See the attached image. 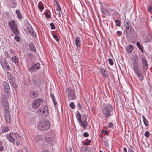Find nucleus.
Listing matches in <instances>:
<instances>
[{
  "instance_id": "f257e3e1",
  "label": "nucleus",
  "mask_w": 152,
  "mask_h": 152,
  "mask_svg": "<svg viewBox=\"0 0 152 152\" xmlns=\"http://www.w3.org/2000/svg\"><path fill=\"white\" fill-rule=\"evenodd\" d=\"M2 102L4 110V117L6 122L9 123L10 122L11 116L10 114L9 107L7 98L4 99L3 98L2 100Z\"/></svg>"
},
{
  "instance_id": "f03ea898",
  "label": "nucleus",
  "mask_w": 152,
  "mask_h": 152,
  "mask_svg": "<svg viewBox=\"0 0 152 152\" xmlns=\"http://www.w3.org/2000/svg\"><path fill=\"white\" fill-rule=\"evenodd\" d=\"M102 111L103 115L106 117H108L112 115L113 113L112 105L109 104L104 105Z\"/></svg>"
},
{
  "instance_id": "7ed1b4c3",
  "label": "nucleus",
  "mask_w": 152,
  "mask_h": 152,
  "mask_svg": "<svg viewBox=\"0 0 152 152\" xmlns=\"http://www.w3.org/2000/svg\"><path fill=\"white\" fill-rule=\"evenodd\" d=\"M50 123L48 121L43 120L40 121L38 124V129L41 130L48 129L50 127Z\"/></svg>"
},
{
  "instance_id": "20e7f679",
  "label": "nucleus",
  "mask_w": 152,
  "mask_h": 152,
  "mask_svg": "<svg viewBox=\"0 0 152 152\" xmlns=\"http://www.w3.org/2000/svg\"><path fill=\"white\" fill-rule=\"evenodd\" d=\"M3 90L4 91L5 93L7 94H4V96H3L2 98L4 99L7 98V100H8L9 97V94L10 91V88L8 83L5 81L3 82ZM3 98H2V99Z\"/></svg>"
},
{
  "instance_id": "39448f33",
  "label": "nucleus",
  "mask_w": 152,
  "mask_h": 152,
  "mask_svg": "<svg viewBox=\"0 0 152 152\" xmlns=\"http://www.w3.org/2000/svg\"><path fill=\"white\" fill-rule=\"evenodd\" d=\"M8 25L11 30L15 34H18V31L17 26L15 22L13 20H12L9 23Z\"/></svg>"
},
{
  "instance_id": "423d86ee",
  "label": "nucleus",
  "mask_w": 152,
  "mask_h": 152,
  "mask_svg": "<svg viewBox=\"0 0 152 152\" xmlns=\"http://www.w3.org/2000/svg\"><path fill=\"white\" fill-rule=\"evenodd\" d=\"M39 112L40 114H43L45 115H47L49 113L48 106L46 105L42 106L39 109Z\"/></svg>"
},
{
  "instance_id": "0eeeda50",
  "label": "nucleus",
  "mask_w": 152,
  "mask_h": 152,
  "mask_svg": "<svg viewBox=\"0 0 152 152\" xmlns=\"http://www.w3.org/2000/svg\"><path fill=\"white\" fill-rule=\"evenodd\" d=\"M66 92L67 93L68 98L70 99H75L74 91L71 88H68L66 89Z\"/></svg>"
},
{
  "instance_id": "6e6552de",
  "label": "nucleus",
  "mask_w": 152,
  "mask_h": 152,
  "mask_svg": "<svg viewBox=\"0 0 152 152\" xmlns=\"http://www.w3.org/2000/svg\"><path fill=\"white\" fill-rule=\"evenodd\" d=\"M42 102L41 99H37L34 100L32 103V106L33 108L36 109L39 107Z\"/></svg>"
},
{
  "instance_id": "1a4fd4ad",
  "label": "nucleus",
  "mask_w": 152,
  "mask_h": 152,
  "mask_svg": "<svg viewBox=\"0 0 152 152\" xmlns=\"http://www.w3.org/2000/svg\"><path fill=\"white\" fill-rule=\"evenodd\" d=\"M40 68V64L37 63L33 66L31 67L28 68V71L31 73L37 71Z\"/></svg>"
},
{
  "instance_id": "9d476101",
  "label": "nucleus",
  "mask_w": 152,
  "mask_h": 152,
  "mask_svg": "<svg viewBox=\"0 0 152 152\" xmlns=\"http://www.w3.org/2000/svg\"><path fill=\"white\" fill-rule=\"evenodd\" d=\"M141 60L143 71H146L148 69V64L147 60L144 57H142Z\"/></svg>"
},
{
  "instance_id": "9b49d317",
  "label": "nucleus",
  "mask_w": 152,
  "mask_h": 152,
  "mask_svg": "<svg viewBox=\"0 0 152 152\" xmlns=\"http://www.w3.org/2000/svg\"><path fill=\"white\" fill-rule=\"evenodd\" d=\"M133 61V69L134 72H137V71L139 70V65L136 59H134Z\"/></svg>"
},
{
  "instance_id": "f8f14e48",
  "label": "nucleus",
  "mask_w": 152,
  "mask_h": 152,
  "mask_svg": "<svg viewBox=\"0 0 152 152\" xmlns=\"http://www.w3.org/2000/svg\"><path fill=\"white\" fill-rule=\"evenodd\" d=\"M7 137L10 142H12L13 144H15V139L12 133H11L7 135Z\"/></svg>"
},
{
  "instance_id": "ddd939ff",
  "label": "nucleus",
  "mask_w": 152,
  "mask_h": 152,
  "mask_svg": "<svg viewBox=\"0 0 152 152\" xmlns=\"http://www.w3.org/2000/svg\"><path fill=\"white\" fill-rule=\"evenodd\" d=\"M45 138V140L47 142L50 143L51 144H54L56 141L55 139L54 138H51L50 137H46Z\"/></svg>"
},
{
  "instance_id": "4468645a",
  "label": "nucleus",
  "mask_w": 152,
  "mask_h": 152,
  "mask_svg": "<svg viewBox=\"0 0 152 152\" xmlns=\"http://www.w3.org/2000/svg\"><path fill=\"white\" fill-rule=\"evenodd\" d=\"M81 126L84 129H87L88 126V123L86 120L82 121V120H81L80 122H78Z\"/></svg>"
},
{
  "instance_id": "2eb2a0df",
  "label": "nucleus",
  "mask_w": 152,
  "mask_h": 152,
  "mask_svg": "<svg viewBox=\"0 0 152 152\" xmlns=\"http://www.w3.org/2000/svg\"><path fill=\"white\" fill-rule=\"evenodd\" d=\"M130 24L129 22H127L126 25V31L127 34H130L131 33V29L130 28Z\"/></svg>"
},
{
  "instance_id": "dca6fc26",
  "label": "nucleus",
  "mask_w": 152,
  "mask_h": 152,
  "mask_svg": "<svg viewBox=\"0 0 152 152\" xmlns=\"http://www.w3.org/2000/svg\"><path fill=\"white\" fill-rule=\"evenodd\" d=\"M75 44L78 48H79L81 46V41L79 37H76L75 41Z\"/></svg>"
},
{
  "instance_id": "f3484780",
  "label": "nucleus",
  "mask_w": 152,
  "mask_h": 152,
  "mask_svg": "<svg viewBox=\"0 0 152 152\" xmlns=\"http://www.w3.org/2000/svg\"><path fill=\"white\" fill-rule=\"evenodd\" d=\"M10 60L12 62H14L16 64H18L19 63L18 58L16 56H14L12 57Z\"/></svg>"
},
{
  "instance_id": "a211bd4d",
  "label": "nucleus",
  "mask_w": 152,
  "mask_h": 152,
  "mask_svg": "<svg viewBox=\"0 0 152 152\" xmlns=\"http://www.w3.org/2000/svg\"><path fill=\"white\" fill-rule=\"evenodd\" d=\"M28 33L33 37H36V35L35 32L34 31V30L31 27L29 28V29H28Z\"/></svg>"
},
{
  "instance_id": "6ab92c4d",
  "label": "nucleus",
  "mask_w": 152,
  "mask_h": 152,
  "mask_svg": "<svg viewBox=\"0 0 152 152\" xmlns=\"http://www.w3.org/2000/svg\"><path fill=\"white\" fill-rule=\"evenodd\" d=\"M7 75L8 79L10 82H12L14 80L12 75L10 72H8L7 73Z\"/></svg>"
},
{
  "instance_id": "aec40b11",
  "label": "nucleus",
  "mask_w": 152,
  "mask_h": 152,
  "mask_svg": "<svg viewBox=\"0 0 152 152\" xmlns=\"http://www.w3.org/2000/svg\"><path fill=\"white\" fill-rule=\"evenodd\" d=\"M76 117L78 122H80L81 120H82L81 119V114L78 111H77L76 112Z\"/></svg>"
},
{
  "instance_id": "412c9836",
  "label": "nucleus",
  "mask_w": 152,
  "mask_h": 152,
  "mask_svg": "<svg viewBox=\"0 0 152 152\" xmlns=\"http://www.w3.org/2000/svg\"><path fill=\"white\" fill-rule=\"evenodd\" d=\"M126 50L129 53H131L133 50V47L132 45H129L126 48Z\"/></svg>"
},
{
  "instance_id": "4be33fe9",
  "label": "nucleus",
  "mask_w": 152,
  "mask_h": 152,
  "mask_svg": "<svg viewBox=\"0 0 152 152\" xmlns=\"http://www.w3.org/2000/svg\"><path fill=\"white\" fill-rule=\"evenodd\" d=\"M101 12L104 15H109V11L104 8H102L101 9Z\"/></svg>"
},
{
  "instance_id": "5701e85b",
  "label": "nucleus",
  "mask_w": 152,
  "mask_h": 152,
  "mask_svg": "<svg viewBox=\"0 0 152 152\" xmlns=\"http://www.w3.org/2000/svg\"><path fill=\"white\" fill-rule=\"evenodd\" d=\"M29 47L31 50L33 51L36 52V49L33 43H30L29 44Z\"/></svg>"
},
{
  "instance_id": "b1692460",
  "label": "nucleus",
  "mask_w": 152,
  "mask_h": 152,
  "mask_svg": "<svg viewBox=\"0 0 152 152\" xmlns=\"http://www.w3.org/2000/svg\"><path fill=\"white\" fill-rule=\"evenodd\" d=\"M16 13L18 18L19 19H21L22 18V16L20 11L19 10H16Z\"/></svg>"
},
{
  "instance_id": "393cba45",
  "label": "nucleus",
  "mask_w": 152,
  "mask_h": 152,
  "mask_svg": "<svg viewBox=\"0 0 152 152\" xmlns=\"http://www.w3.org/2000/svg\"><path fill=\"white\" fill-rule=\"evenodd\" d=\"M42 136L40 135H38L34 137L35 141L36 142H38L42 139Z\"/></svg>"
},
{
  "instance_id": "a878e982",
  "label": "nucleus",
  "mask_w": 152,
  "mask_h": 152,
  "mask_svg": "<svg viewBox=\"0 0 152 152\" xmlns=\"http://www.w3.org/2000/svg\"><path fill=\"white\" fill-rule=\"evenodd\" d=\"M13 137H15L17 140H20V136L17 133H12Z\"/></svg>"
},
{
  "instance_id": "bb28decb",
  "label": "nucleus",
  "mask_w": 152,
  "mask_h": 152,
  "mask_svg": "<svg viewBox=\"0 0 152 152\" xmlns=\"http://www.w3.org/2000/svg\"><path fill=\"white\" fill-rule=\"evenodd\" d=\"M142 117L143 118V121L144 125L146 126H148L149 125L148 122L146 119L145 118L144 116V115H142Z\"/></svg>"
},
{
  "instance_id": "cd10ccee",
  "label": "nucleus",
  "mask_w": 152,
  "mask_h": 152,
  "mask_svg": "<svg viewBox=\"0 0 152 152\" xmlns=\"http://www.w3.org/2000/svg\"><path fill=\"white\" fill-rule=\"evenodd\" d=\"M147 8L149 12H152V3H150L148 5Z\"/></svg>"
},
{
  "instance_id": "c85d7f7f",
  "label": "nucleus",
  "mask_w": 152,
  "mask_h": 152,
  "mask_svg": "<svg viewBox=\"0 0 152 152\" xmlns=\"http://www.w3.org/2000/svg\"><path fill=\"white\" fill-rule=\"evenodd\" d=\"M100 72H101L104 76L107 77V75L105 73V71L103 68H101L100 70Z\"/></svg>"
},
{
  "instance_id": "c756f323",
  "label": "nucleus",
  "mask_w": 152,
  "mask_h": 152,
  "mask_svg": "<svg viewBox=\"0 0 152 152\" xmlns=\"http://www.w3.org/2000/svg\"><path fill=\"white\" fill-rule=\"evenodd\" d=\"M50 96L51 97L52 99H53V102L55 104H57V102H56V101L55 100V97L54 95L52 93H50Z\"/></svg>"
},
{
  "instance_id": "7c9ffc66",
  "label": "nucleus",
  "mask_w": 152,
  "mask_h": 152,
  "mask_svg": "<svg viewBox=\"0 0 152 152\" xmlns=\"http://www.w3.org/2000/svg\"><path fill=\"white\" fill-rule=\"evenodd\" d=\"M30 96L32 98H34L37 96L36 92L35 91H32L30 93Z\"/></svg>"
},
{
  "instance_id": "2f4dec72",
  "label": "nucleus",
  "mask_w": 152,
  "mask_h": 152,
  "mask_svg": "<svg viewBox=\"0 0 152 152\" xmlns=\"http://www.w3.org/2000/svg\"><path fill=\"white\" fill-rule=\"evenodd\" d=\"M151 34H148L146 36V42H147L151 40Z\"/></svg>"
},
{
  "instance_id": "473e14b6",
  "label": "nucleus",
  "mask_w": 152,
  "mask_h": 152,
  "mask_svg": "<svg viewBox=\"0 0 152 152\" xmlns=\"http://www.w3.org/2000/svg\"><path fill=\"white\" fill-rule=\"evenodd\" d=\"M56 2L57 5L56 6V9L57 11L60 12L61 11V9L60 7L59 4L57 2Z\"/></svg>"
},
{
  "instance_id": "72a5a7b5",
  "label": "nucleus",
  "mask_w": 152,
  "mask_h": 152,
  "mask_svg": "<svg viewBox=\"0 0 152 152\" xmlns=\"http://www.w3.org/2000/svg\"><path fill=\"white\" fill-rule=\"evenodd\" d=\"M38 9L41 12H42L44 9L43 6L41 4H39L38 6Z\"/></svg>"
},
{
  "instance_id": "f704fd0d",
  "label": "nucleus",
  "mask_w": 152,
  "mask_h": 152,
  "mask_svg": "<svg viewBox=\"0 0 152 152\" xmlns=\"http://www.w3.org/2000/svg\"><path fill=\"white\" fill-rule=\"evenodd\" d=\"M9 130L7 126H4L2 129V132H6Z\"/></svg>"
},
{
  "instance_id": "c9c22d12",
  "label": "nucleus",
  "mask_w": 152,
  "mask_h": 152,
  "mask_svg": "<svg viewBox=\"0 0 152 152\" xmlns=\"http://www.w3.org/2000/svg\"><path fill=\"white\" fill-rule=\"evenodd\" d=\"M136 45L139 49L142 51V48L141 46L140 43L138 42L137 43Z\"/></svg>"
},
{
  "instance_id": "e433bc0d",
  "label": "nucleus",
  "mask_w": 152,
  "mask_h": 152,
  "mask_svg": "<svg viewBox=\"0 0 152 152\" xmlns=\"http://www.w3.org/2000/svg\"><path fill=\"white\" fill-rule=\"evenodd\" d=\"M134 72L136 74L138 77L141 78L142 79V75L141 73H139V70L137 71V72Z\"/></svg>"
},
{
  "instance_id": "4c0bfd02",
  "label": "nucleus",
  "mask_w": 152,
  "mask_h": 152,
  "mask_svg": "<svg viewBox=\"0 0 152 152\" xmlns=\"http://www.w3.org/2000/svg\"><path fill=\"white\" fill-rule=\"evenodd\" d=\"M91 142V141L90 140H87L85 142H84V144L85 145L88 146L90 145V143Z\"/></svg>"
},
{
  "instance_id": "58836bf2",
  "label": "nucleus",
  "mask_w": 152,
  "mask_h": 152,
  "mask_svg": "<svg viewBox=\"0 0 152 152\" xmlns=\"http://www.w3.org/2000/svg\"><path fill=\"white\" fill-rule=\"evenodd\" d=\"M19 33L18 34H15V36L14 37V39L17 41H19L20 39V37L18 35Z\"/></svg>"
},
{
  "instance_id": "ea45409f",
  "label": "nucleus",
  "mask_w": 152,
  "mask_h": 152,
  "mask_svg": "<svg viewBox=\"0 0 152 152\" xmlns=\"http://www.w3.org/2000/svg\"><path fill=\"white\" fill-rule=\"evenodd\" d=\"M108 61L109 64L110 65H113L114 63H113V60L112 59H111V58H109V59H108Z\"/></svg>"
},
{
  "instance_id": "a19ab883",
  "label": "nucleus",
  "mask_w": 152,
  "mask_h": 152,
  "mask_svg": "<svg viewBox=\"0 0 152 152\" xmlns=\"http://www.w3.org/2000/svg\"><path fill=\"white\" fill-rule=\"evenodd\" d=\"M10 82L11 83L12 86H13V87L15 88L16 87V86L15 84V83L14 81V80H12V81Z\"/></svg>"
},
{
  "instance_id": "79ce46f5",
  "label": "nucleus",
  "mask_w": 152,
  "mask_h": 152,
  "mask_svg": "<svg viewBox=\"0 0 152 152\" xmlns=\"http://www.w3.org/2000/svg\"><path fill=\"white\" fill-rule=\"evenodd\" d=\"M69 106L71 107V109H74L75 108L74 106V104L73 102H72L69 104Z\"/></svg>"
},
{
  "instance_id": "37998d69",
  "label": "nucleus",
  "mask_w": 152,
  "mask_h": 152,
  "mask_svg": "<svg viewBox=\"0 0 152 152\" xmlns=\"http://www.w3.org/2000/svg\"><path fill=\"white\" fill-rule=\"evenodd\" d=\"M12 8H15L16 6V2L15 0H14L12 2V4L11 5Z\"/></svg>"
},
{
  "instance_id": "c03bdc74",
  "label": "nucleus",
  "mask_w": 152,
  "mask_h": 152,
  "mask_svg": "<svg viewBox=\"0 0 152 152\" xmlns=\"http://www.w3.org/2000/svg\"><path fill=\"white\" fill-rule=\"evenodd\" d=\"M150 135V133L148 131H146V132L145 133V134H144V135L146 137H149V135Z\"/></svg>"
},
{
  "instance_id": "a18cd8bd",
  "label": "nucleus",
  "mask_w": 152,
  "mask_h": 152,
  "mask_svg": "<svg viewBox=\"0 0 152 152\" xmlns=\"http://www.w3.org/2000/svg\"><path fill=\"white\" fill-rule=\"evenodd\" d=\"M53 37L57 42H58L60 40L58 38L56 34L53 35Z\"/></svg>"
},
{
  "instance_id": "49530a36",
  "label": "nucleus",
  "mask_w": 152,
  "mask_h": 152,
  "mask_svg": "<svg viewBox=\"0 0 152 152\" xmlns=\"http://www.w3.org/2000/svg\"><path fill=\"white\" fill-rule=\"evenodd\" d=\"M50 26H51V28L52 29H54L55 28V27L54 26V24L52 23H51L50 24Z\"/></svg>"
},
{
  "instance_id": "de8ad7c7",
  "label": "nucleus",
  "mask_w": 152,
  "mask_h": 152,
  "mask_svg": "<svg viewBox=\"0 0 152 152\" xmlns=\"http://www.w3.org/2000/svg\"><path fill=\"white\" fill-rule=\"evenodd\" d=\"M115 22L116 23V24L117 26H119L120 25V22L119 21L115 20Z\"/></svg>"
},
{
  "instance_id": "09e8293b",
  "label": "nucleus",
  "mask_w": 152,
  "mask_h": 152,
  "mask_svg": "<svg viewBox=\"0 0 152 152\" xmlns=\"http://www.w3.org/2000/svg\"><path fill=\"white\" fill-rule=\"evenodd\" d=\"M101 132L102 133H104V134H105L106 135H108V133L107 132V131L104 130H102L101 131Z\"/></svg>"
},
{
  "instance_id": "8fccbe9b",
  "label": "nucleus",
  "mask_w": 152,
  "mask_h": 152,
  "mask_svg": "<svg viewBox=\"0 0 152 152\" xmlns=\"http://www.w3.org/2000/svg\"><path fill=\"white\" fill-rule=\"evenodd\" d=\"M83 136L85 137H88L89 136V134L86 132H85L83 134Z\"/></svg>"
},
{
  "instance_id": "3c124183",
  "label": "nucleus",
  "mask_w": 152,
  "mask_h": 152,
  "mask_svg": "<svg viewBox=\"0 0 152 152\" xmlns=\"http://www.w3.org/2000/svg\"><path fill=\"white\" fill-rule=\"evenodd\" d=\"M28 56L30 58H33L34 57V56L31 53H29Z\"/></svg>"
},
{
  "instance_id": "603ef678",
  "label": "nucleus",
  "mask_w": 152,
  "mask_h": 152,
  "mask_svg": "<svg viewBox=\"0 0 152 152\" xmlns=\"http://www.w3.org/2000/svg\"><path fill=\"white\" fill-rule=\"evenodd\" d=\"M20 140H17L16 142V145L17 146H18L20 145Z\"/></svg>"
},
{
  "instance_id": "864d4df0",
  "label": "nucleus",
  "mask_w": 152,
  "mask_h": 152,
  "mask_svg": "<svg viewBox=\"0 0 152 152\" xmlns=\"http://www.w3.org/2000/svg\"><path fill=\"white\" fill-rule=\"evenodd\" d=\"M77 106L80 109H81V105L80 104V103H79L77 104Z\"/></svg>"
},
{
  "instance_id": "5fc2aeb1",
  "label": "nucleus",
  "mask_w": 152,
  "mask_h": 152,
  "mask_svg": "<svg viewBox=\"0 0 152 152\" xmlns=\"http://www.w3.org/2000/svg\"><path fill=\"white\" fill-rule=\"evenodd\" d=\"M128 152H134L131 147L129 148Z\"/></svg>"
},
{
  "instance_id": "6e6d98bb",
  "label": "nucleus",
  "mask_w": 152,
  "mask_h": 152,
  "mask_svg": "<svg viewBox=\"0 0 152 152\" xmlns=\"http://www.w3.org/2000/svg\"><path fill=\"white\" fill-rule=\"evenodd\" d=\"M104 144L105 146H107L108 145V144L106 141L104 142Z\"/></svg>"
},
{
  "instance_id": "4d7b16f0",
  "label": "nucleus",
  "mask_w": 152,
  "mask_h": 152,
  "mask_svg": "<svg viewBox=\"0 0 152 152\" xmlns=\"http://www.w3.org/2000/svg\"><path fill=\"white\" fill-rule=\"evenodd\" d=\"M113 124L111 123H110L109 124L108 126L109 127H111L113 126Z\"/></svg>"
},
{
  "instance_id": "13d9d810",
  "label": "nucleus",
  "mask_w": 152,
  "mask_h": 152,
  "mask_svg": "<svg viewBox=\"0 0 152 152\" xmlns=\"http://www.w3.org/2000/svg\"><path fill=\"white\" fill-rule=\"evenodd\" d=\"M47 18H50V15H49L48 14H47L46 13L45 14Z\"/></svg>"
},
{
  "instance_id": "bf43d9fd",
  "label": "nucleus",
  "mask_w": 152,
  "mask_h": 152,
  "mask_svg": "<svg viewBox=\"0 0 152 152\" xmlns=\"http://www.w3.org/2000/svg\"><path fill=\"white\" fill-rule=\"evenodd\" d=\"M10 51L11 53L13 54L14 53V51L12 49H10Z\"/></svg>"
},
{
  "instance_id": "052dcab7",
  "label": "nucleus",
  "mask_w": 152,
  "mask_h": 152,
  "mask_svg": "<svg viewBox=\"0 0 152 152\" xmlns=\"http://www.w3.org/2000/svg\"><path fill=\"white\" fill-rule=\"evenodd\" d=\"M3 150V147L2 146L0 145V151H1Z\"/></svg>"
},
{
  "instance_id": "680f3d73",
  "label": "nucleus",
  "mask_w": 152,
  "mask_h": 152,
  "mask_svg": "<svg viewBox=\"0 0 152 152\" xmlns=\"http://www.w3.org/2000/svg\"><path fill=\"white\" fill-rule=\"evenodd\" d=\"M84 152H89V151L87 149H86L84 150Z\"/></svg>"
},
{
  "instance_id": "e2e57ef3",
  "label": "nucleus",
  "mask_w": 152,
  "mask_h": 152,
  "mask_svg": "<svg viewBox=\"0 0 152 152\" xmlns=\"http://www.w3.org/2000/svg\"><path fill=\"white\" fill-rule=\"evenodd\" d=\"M124 152H127L126 148L125 147H124Z\"/></svg>"
},
{
  "instance_id": "0e129e2a",
  "label": "nucleus",
  "mask_w": 152,
  "mask_h": 152,
  "mask_svg": "<svg viewBox=\"0 0 152 152\" xmlns=\"http://www.w3.org/2000/svg\"><path fill=\"white\" fill-rule=\"evenodd\" d=\"M117 33L119 35H120L121 33V31H118Z\"/></svg>"
},
{
  "instance_id": "69168bd1",
  "label": "nucleus",
  "mask_w": 152,
  "mask_h": 152,
  "mask_svg": "<svg viewBox=\"0 0 152 152\" xmlns=\"http://www.w3.org/2000/svg\"><path fill=\"white\" fill-rule=\"evenodd\" d=\"M10 69V67H9V65H8L7 66V70H9Z\"/></svg>"
},
{
  "instance_id": "338daca9",
  "label": "nucleus",
  "mask_w": 152,
  "mask_h": 152,
  "mask_svg": "<svg viewBox=\"0 0 152 152\" xmlns=\"http://www.w3.org/2000/svg\"><path fill=\"white\" fill-rule=\"evenodd\" d=\"M61 16V13H60V12H59V13L58 16H59V17H60Z\"/></svg>"
},
{
  "instance_id": "774afa93",
  "label": "nucleus",
  "mask_w": 152,
  "mask_h": 152,
  "mask_svg": "<svg viewBox=\"0 0 152 152\" xmlns=\"http://www.w3.org/2000/svg\"><path fill=\"white\" fill-rule=\"evenodd\" d=\"M42 152H48V151H43Z\"/></svg>"
}]
</instances>
